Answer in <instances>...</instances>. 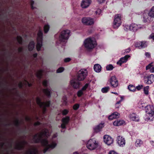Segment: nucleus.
<instances>
[{
	"instance_id": "42",
	"label": "nucleus",
	"mask_w": 154,
	"mask_h": 154,
	"mask_svg": "<svg viewBox=\"0 0 154 154\" xmlns=\"http://www.w3.org/2000/svg\"><path fill=\"white\" fill-rule=\"evenodd\" d=\"M102 11L100 9H98L94 12L95 14L97 15H100Z\"/></svg>"
},
{
	"instance_id": "40",
	"label": "nucleus",
	"mask_w": 154,
	"mask_h": 154,
	"mask_svg": "<svg viewBox=\"0 0 154 154\" xmlns=\"http://www.w3.org/2000/svg\"><path fill=\"white\" fill-rule=\"evenodd\" d=\"M109 87H105L102 88L101 89V91L103 93H106L109 89Z\"/></svg>"
},
{
	"instance_id": "2",
	"label": "nucleus",
	"mask_w": 154,
	"mask_h": 154,
	"mask_svg": "<svg viewBox=\"0 0 154 154\" xmlns=\"http://www.w3.org/2000/svg\"><path fill=\"white\" fill-rule=\"evenodd\" d=\"M41 143L44 146H46L43 150L44 153H45L48 149L50 148L52 149L55 148L57 146V141H52L49 144H48V141L46 139H44L41 140Z\"/></svg>"
},
{
	"instance_id": "12",
	"label": "nucleus",
	"mask_w": 154,
	"mask_h": 154,
	"mask_svg": "<svg viewBox=\"0 0 154 154\" xmlns=\"http://www.w3.org/2000/svg\"><path fill=\"white\" fill-rule=\"evenodd\" d=\"M103 138L104 142L108 145H111L113 143V139L109 135H105Z\"/></svg>"
},
{
	"instance_id": "16",
	"label": "nucleus",
	"mask_w": 154,
	"mask_h": 154,
	"mask_svg": "<svg viewBox=\"0 0 154 154\" xmlns=\"http://www.w3.org/2000/svg\"><path fill=\"white\" fill-rule=\"evenodd\" d=\"M110 82L113 87H116L118 85V81L115 76H113L111 78Z\"/></svg>"
},
{
	"instance_id": "64",
	"label": "nucleus",
	"mask_w": 154,
	"mask_h": 154,
	"mask_svg": "<svg viewBox=\"0 0 154 154\" xmlns=\"http://www.w3.org/2000/svg\"><path fill=\"white\" fill-rule=\"evenodd\" d=\"M15 124L16 125H17L19 123V121L17 119H16L14 122Z\"/></svg>"
},
{
	"instance_id": "18",
	"label": "nucleus",
	"mask_w": 154,
	"mask_h": 154,
	"mask_svg": "<svg viewBox=\"0 0 154 154\" xmlns=\"http://www.w3.org/2000/svg\"><path fill=\"white\" fill-rule=\"evenodd\" d=\"M153 19L152 17L149 16L148 14L144 13L143 14V22L144 23H149Z\"/></svg>"
},
{
	"instance_id": "6",
	"label": "nucleus",
	"mask_w": 154,
	"mask_h": 154,
	"mask_svg": "<svg viewBox=\"0 0 154 154\" xmlns=\"http://www.w3.org/2000/svg\"><path fill=\"white\" fill-rule=\"evenodd\" d=\"M98 143L94 139H91L88 142L87 147L89 149L92 150L96 149L98 146Z\"/></svg>"
},
{
	"instance_id": "10",
	"label": "nucleus",
	"mask_w": 154,
	"mask_h": 154,
	"mask_svg": "<svg viewBox=\"0 0 154 154\" xmlns=\"http://www.w3.org/2000/svg\"><path fill=\"white\" fill-rule=\"evenodd\" d=\"M36 101L37 104L43 109V112L44 113L46 111L45 107H48L49 106L50 102L49 101L46 102H41L40 99L38 98H37Z\"/></svg>"
},
{
	"instance_id": "44",
	"label": "nucleus",
	"mask_w": 154,
	"mask_h": 154,
	"mask_svg": "<svg viewBox=\"0 0 154 154\" xmlns=\"http://www.w3.org/2000/svg\"><path fill=\"white\" fill-rule=\"evenodd\" d=\"M149 88V87L148 86H147L146 87H144V93L146 94H148V89Z\"/></svg>"
},
{
	"instance_id": "8",
	"label": "nucleus",
	"mask_w": 154,
	"mask_h": 154,
	"mask_svg": "<svg viewBox=\"0 0 154 154\" xmlns=\"http://www.w3.org/2000/svg\"><path fill=\"white\" fill-rule=\"evenodd\" d=\"M121 18V14H117L115 15L113 25V26L114 28H118L121 25L122 23Z\"/></svg>"
},
{
	"instance_id": "5",
	"label": "nucleus",
	"mask_w": 154,
	"mask_h": 154,
	"mask_svg": "<svg viewBox=\"0 0 154 154\" xmlns=\"http://www.w3.org/2000/svg\"><path fill=\"white\" fill-rule=\"evenodd\" d=\"M88 75V71L86 69H82L79 70L77 74V79L79 81L84 80Z\"/></svg>"
},
{
	"instance_id": "11",
	"label": "nucleus",
	"mask_w": 154,
	"mask_h": 154,
	"mask_svg": "<svg viewBox=\"0 0 154 154\" xmlns=\"http://www.w3.org/2000/svg\"><path fill=\"white\" fill-rule=\"evenodd\" d=\"M143 26L141 24H137L135 23L131 24L129 26V29L130 31H136L138 29L143 28Z\"/></svg>"
},
{
	"instance_id": "62",
	"label": "nucleus",
	"mask_w": 154,
	"mask_h": 154,
	"mask_svg": "<svg viewBox=\"0 0 154 154\" xmlns=\"http://www.w3.org/2000/svg\"><path fill=\"white\" fill-rule=\"evenodd\" d=\"M109 154H118V153L114 151H111L109 153Z\"/></svg>"
},
{
	"instance_id": "13",
	"label": "nucleus",
	"mask_w": 154,
	"mask_h": 154,
	"mask_svg": "<svg viewBox=\"0 0 154 154\" xmlns=\"http://www.w3.org/2000/svg\"><path fill=\"white\" fill-rule=\"evenodd\" d=\"M70 120V118L68 116L63 118L62 119V124H61V127L62 128L64 129L66 128V125L69 123Z\"/></svg>"
},
{
	"instance_id": "20",
	"label": "nucleus",
	"mask_w": 154,
	"mask_h": 154,
	"mask_svg": "<svg viewBox=\"0 0 154 154\" xmlns=\"http://www.w3.org/2000/svg\"><path fill=\"white\" fill-rule=\"evenodd\" d=\"M27 142L24 140L18 142L16 143L15 148L19 149H20Z\"/></svg>"
},
{
	"instance_id": "37",
	"label": "nucleus",
	"mask_w": 154,
	"mask_h": 154,
	"mask_svg": "<svg viewBox=\"0 0 154 154\" xmlns=\"http://www.w3.org/2000/svg\"><path fill=\"white\" fill-rule=\"evenodd\" d=\"M128 89L131 91H134L135 90L136 88L133 85H130L128 86Z\"/></svg>"
},
{
	"instance_id": "48",
	"label": "nucleus",
	"mask_w": 154,
	"mask_h": 154,
	"mask_svg": "<svg viewBox=\"0 0 154 154\" xmlns=\"http://www.w3.org/2000/svg\"><path fill=\"white\" fill-rule=\"evenodd\" d=\"M88 87V84H86L84 86L83 88H82V89H81L83 91H85L86 89H87V88Z\"/></svg>"
},
{
	"instance_id": "34",
	"label": "nucleus",
	"mask_w": 154,
	"mask_h": 154,
	"mask_svg": "<svg viewBox=\"0 0 154 154\" xmlns=\"http://www.w3.org/2000/svg\"><path fill=\"white\" fill-rule=\"evenodd\" d=\"M42 72L43 71L42 70L38 71L36 74L37 77L39 79L41 78L42 75Z\"/></svg>"
},
{
	"instance_id": "59",
	"label": "nucleus",
	"mask_w": 154,
	"mask_h": 154,
	"mask_svg": "<svg viewBox=\"0 0 154 154\" xmlns=\"http://www.w3.org/2000/svg\"><path fill=\"white\" fill-rule=\"evenodd\" d=\"M129 26H128V25H126L124 27V29L126 31H128L129 30Z\"/></svg>"
},
{
	"instance_id": "14",
	"label": "nucleus",
	"mask_w": 154,
	"mask_h": 154,
	"mask_svg": "<svg viewBox=\"0 0 154 154\" xmlns=\"http://www.w3.org/2000/svg\"><path fill=\"white\" fill-rule=\"evenodd\" d=\"M70 85L74 88L77 89L79 87L80 82L75 79H73L70 81Z\"/></svg>"
},
{
	"instance_id": "33",
	"label": "nucleus",
	"mask_w": 154,
	"mask_h": 154,
	"mask_svg": "<svg viewBox=\"0 0 154 154\" xmlns=\"http://www.w3.org/2000/svg\"><path fill=\"white\" fill-rule=\"evenodd\" d=\"M148 116V118L146 119L147 120H150V121H152L154 119V112L149 114Z\"/></svg>"
},
{
	"instance_id": "22",
	"label": "nucleus",
	"mask_w": 154,
	"mask_h": 154,
	"mask_svg": "<svg viewBox=\"0 0 154 154\" xmlns=\"http://www.w3.org/2000/svg\"><path fill=\"white\" fill-rule=\"evenodd\" d=\"M147 81L146 82L147 84H150L154 82V75L151 74L147 77Z\"/></svg>"
},
{
	"instance_id": "46",
	"label": "nucleus",
	"mask_w": 154,
	"mask_h": 154,
	"mask_svg": "<svg viewBox=\"0 0 154 154\" xmlns=\"http://www.w3.org/2000/svg\"><path fill=\"white\" fill-rule=\"evenodd\" d=\"M112 114L113 115V116L115 118H118L119 117V114L117 112H115Z\"/></svg>"
},
{
	"instance_id": "26",
	"label": "nucleus",
	"mask_w": 154,
	"mask_h": 154,
	"mask_svg": "<svg viewBox=\"0 0 154 154\" xmlns=\"http://www.w3.org/2000/svg\"><path fill=\"white\" fill-rule=\"evenodd\" d=\"M152 63H151L146 66V69L148 70V69H150V72L153 73L154 72V67L151 68L153 66L152 65Z\"/></svg>"
},
{
	"instance_id": "35",
	"label": "nucleus",
	"mask_w": 154,
	"mask_h": 154,
	"mask_svg": "<svg viewBox=\"0 0 154 154\" xmlns=\"http://www.w3.org/2000/svg\"><path fill=\"white\" fill-rule=\"evenodd\" d=\"M142 143L143 142L141 140L137 139L136 141L135 144L137 146H140Z\"/></svg>"
},
{
	"instance_id": "47",
	"label": "nucleus",
	"mask_w": 154,
	"mask_h": 154,
	"mask_svg": "<svg viewBox=\"0 0 154 154\" xmlns=\"http://www.w3.org/2000/svg\"><path fill=\"white\" fill-rule=\"evenodd\" d=\"M83 93V91L82 90L79 91L77 92V95L79 97H81Z\"/></svg>"
},
{
	"instance_id": "19",
	"label": "nucleus",
	"mask_w": 154,
	"mask_h": 154,
	"mask_svg": "<svg viewBox=\"0 0 154 154\" xmlns=\"http://www.w3.org/2000/svg\"><path fill=\"white\" fill-rule=\"evenodd\" d=\"M117 142L120 146H123L125 143V141L124 138L121 136H119L117 138Z\"/></svg>"
},
{
	"instance_id": "32",
	"label": "nucleus",
	"mask_w": 154,
	"mask_h": 154,
	"mask_svg": "<svg viewBox=\"0 0 154 154\" xmlns=\"http://www.w3.org/2000/svg\"><path fill=\"white\" fill-rule=\"evenodd\" d=\"M140 43L141 44V49L146 48L148 45V42L145 41L140 42Z\"/></svg>"
},
{
	"instance_id": "50",
	"label": "nucleus",
	"mask_w": 154,
	"mask_h": 154,
	"mask_svg": "<svg viewBox=\"0 0 154 154\" xmlns=\"http://www.w3.org/2000/svg\"><path fill=\"white\" fill-rule=\"evenodd\" d=\"M79 107V105L78 104H76L73 106V109L75 110L77 109Z\"/></svg>"
},
{
	"instance_id": "25",
	"label": "nucleus",
	"mask_w": 154,
	"mask_h": 154,
	"mask_svg": "<svg viewBox=\"0 0 154 154\" xmlns=\"http://www.w3.org/2000/svg\"><path fill=\"white\" fill-rule=\"evenodd\" d=\"M130 118L131 120L134 121H138L139 120V118L137 116L136 114L134 113L131 114Z\"/></svg>"
},
{
	"instance_id": "31",
	"label": "nucleus",
	"mask_w": 154,
	"mask_h": 154,
	"mask_svg": "<svg viewBox=\"0 0 154 154\" xmlns=\"http://www.w3.org/2000/svg\"><path fill=\"white\" fill-rule=\"evenodd\" d=\"M128 60V58H120V60L117 62V64L121 66L122 64L126 62Z\"/></svg>"
},
{
	"instance_id": "60",
	"label": "nucleus",
	"mask_w": 154,
	"mask_h": 154,
	"mask_svg": "<svg viewBox=\"0 0 154 154\" xmlns=\"http://www.w3.org/2000/svg\"><path fill=\"white\" fill-rule=\"evenodd\" d=\"M131 51V50L130 48H128L127 49H126V50H124V53H129Z\"/></svg>"
},
{
	"instance_id": "3",
	"label": "nucleus",
	"mask_w": 154,
	"mask_h": 154,
	"mask_svg": "<svg viewBox=\"0 0 154 154\" xmlns=\"http://www.w3.org/2000/svg\"><path fill=\"white\" fill-rule=\"evenodd\" d=\"M50 135L48 130L46 129L42 132L35 134L33 137L32 140L35 143L39 142L42 138L46 137H48Z\"/></svg>"
},
{
	"instance_id": "55",
	"label": "nucleus",
	"mask_w": 154,
	"mask_h": 154,
	"mask_svg": "<svg viewBox=\"0 0 154 154\" xmlns=\"http://www.w3.org/2000/svg\"><path fill=\"white\" fill-rule=\"evenodd\" d=\"M145 55L146 57H151V54L149 52H146L145 53Z\"/></svg>"
},
{
	"instance_id": "38",
	"label": "nucleus",
	"mask_w": 154,
	"mask_h": 154,
	"mask_svg": "<svg viewBox=\"0 0 154 154\" xmlns=\"http://www.w3.org/2000/svg\"><path fill=\"white\" fill-rule=\"evenodd\" d=\"M49 26L48 24H45L44 26V31L45 33H47L49 29Z\"/></svg>"
},
{
	"instance_id": "51",
	"label": "nucleus",
	"mask_w": 154,
	"mask_h": 154,
	"mask_svg": "<svg viewBox=\"0 0 154 154\" xmlns=\"http://www.w3.org/2000/svg\"><path fill=\"white\" fill-rule=\"evenodd\" d=\"M143 87L142 85H139L136 87V88L138 90L141 89Z\"/></svg>"
},
{
	"instance_id": "1",
	"label": "nucleus",
	"mask_w": 154,
	"mask_h": 154,
	"mask_svg": "<svg viewBox=\"0 0 154 154\" xmlns=\"http://www.w3.org/2000/svg\"><path fill=\"white\" fill-rule=\"evenodd\" d=\"M85 47L88 50H91L95 48L97 45L95 39L94 37H89L84 41Z\"/></svg>"
},
{
	"instance_id": "15",
	"label": "nucleus",
	"mask_w": 154,
	"mask_h": 154,
	"mask_svg": "<svg viewBox=\"0 0 154 154\" xmlns=\"http://www.w3.org/2000/svg\"><path fill=\"white\" fill-rule=\"evenodd\" d=\"M91 2V0H82L81 3V7L83 8H87L89 6Z\"/></svg>"
},
{
	"instance_id": "49",
	"label": "nucleus",
	"mask_w": 154,
	"mask_h": 154,
	"mask_svg": "<svg viewBox=\"0 0 154 154\" xmlns=\"http://www.w3.org/2000/svg\"><path fill=\"white\" fill-rule=\"evenodd\" d=\"M57 136V133H55L53 134L52 136V139L53 140L54 138H55Z\"/></svg>"
},
{
	"instance_id": "45",
	"label": "nucleus",
	"mask_w": 154,
	"mask_h": 154,
	"mask_svg": "<svg viewBox=\"0 0 154 154\" xmlns=\"http://www.w3.org/2000/svg\"><path fill=\"white\" fill-rule=\"evenodd\" d=\"M17 39L18 42L20 44H21L22 43V38L20 36H17Z\"/></svg>"
},
{
	"instance_id": "4",
	"label": "nucleus",
	"mask_w": 154,
	"mask_h": 154,
	"mask_svg": "<svg viewBox=\"0 0 154 154\" xmlns=\"http://www.w3.org/2000/svg\"><path fill=\"white\" fill-rule=\"evenodd\" d=\"M70 31L69 29H64L62 31L59 36V41L60 42H66L70 36Z\"/></svg>"
},
{
	"instance_id": "23",
	"label": "nucleus",
	"mask_w": 154,
	"mask_h": 154,
	"mask_svg": "<svg viewBox=\"0 0 154 154\" xmlns=\"http://www.w3.org/2000/svg\"><path fill=\"white\" fill-rule=\"evenodd\" d=\"M124 123L125 122L122 120H117L113 122V124L115 126H119L123 125Z\"/></svg>"
},
{
	"instance_id": "53",
	"label": "nucleus",
	"mask_w": 154,
	"mask_h": 154,
	"mask_svg": "<svg viewBox=\"0 0 154 154\" xmlns=\"http://www.w3.org/2000/svg\"><path fill=\"white\" fill-rule=\"evenodd\" d=\"M43 85L45 87L47 86L48 82L46 80H44L42 82Z\"/></svg>"
},
{
	"instance_id": "28",
	"label": "nucleus",
	"mask_w": 154,
	"mask_h": 154,
	"mask_svg": "<svg viewBox=\"0 0 154 154\" xmlns=\"http://www.w3.org/2000/svg\"><path fill=\"white\" fill-rule=\"evenodd\" d=\"M148 15L152 18H154V6L152 7L148 13Z\"/></svg>"
},
{
	"instance_id": "39",
	"label": "nucleus",
	"mask_w": 154,
	"mask_h": 154,
	"mask_svg": "<svg viewBox=\"0 0 154 154\" xmlns=\"http://www.w3.org/2000/svg\"><path fill=\"white\" fill-rule=\"evenodd\" d=\"M114 67L112 64H109L106 66V70L108 71L111 70L114 68Z\"/></svg>"
},
{
	"instance_id": "30",
	"label": "nucleus",
	"mask_w": 154,
	"mask_h": 154,
	"mask_svg": "<svg viewBox=\"0 0 154 154\" xmlns=\"http://www.w3.org/2000/svg\"><path fill=\"white\" fill-rule=\"evenodd\" d=\"M35 47V43L33 41L31 42L28 45V49L29 51H31L33 50Z\"/></svg>"
},
{
	"instance_id": "17",
	"label": "nucleus",
	"mask_w": 154,
	"mask_h": 154,
	"mask_svg": "<svg viewBox=\"0 0 154 154\" xmlns=\"http://www.w3.org/2000/svg\"><path fill=\"white\" fill-rule=\"evenodd\" d=\"M26 154H38V151L34 146L29 149L26 152Z\"/></svg>"
},
{
	"instance_id": "7",
	"label": "nucleus",
	"mask_w": 154,
	"mask_h": 154,
	"mask_svg": "<svg viewBox=\"0 0 154 154\" xmlns=\"http://www.w3.org/2000/svg\"><path fill=\"white\" fill-rule=\"evenodd\" d=\"M43 33L42 31L39 30L37 34V43L36 45V48L37 50L39 51L40 50L42 45Z\"/></svg>"
},
{
	"instance_id": "41",
	"label": "nucleus",
	"mask_w": 154,
	"mask_h": 154,
	"mask_svg": "<svg viewBox=\"0 0 154 154\" xmlns=\"http://www.w3.org/2000/svg\"><path fill=\"white\" fill-rule=\"evenodd\" d=\"M135 46L136 48H137L139 49H141V46L140 42H136L135 45Z\"/></svg>"
},
{
	"instance_id": "9",
	"label": "nucleus",
	"mask_w": 154,
	"mask_h": 154,
	"mask_svg": "<svg viewBox=\"0 0 154 154\" xmlns=\"http://www.w3.org/2000/svg\"><path fill=\"white\" fill-rule=\"evenodd\" d=\"M82 23L85 25L91 26L93 25L94 23V19L91 17H84L82 19Z\"/></svg>"
},
{
	"instance_id": "58",
	"label": "nucleus",
	"mask_w": 154,
	"mask_h": 154,
	"mask_svg": "<svg viewBox=\"0 0 154 154\" xmlns=\"http://www.w3.org/2000/svg\"><path fill=\"white\" fill-rule=\"evenodd\" d=\"M34 4V2L33 1H32L30 2V5L31 8L32 9H34V8L33 6V5Z\"/></svg>"
},
{
	"instance_id": "54",
	"label": "nucleus",
	"mask_w": 154,
	"mask_h": 154,
	"mask_svg": "<svg viewBox=\"0 0 154 154\" xmlns=\"http://www.w3.org/2000/svg\"><path fill=\"white\" fill-rule=\"evenodd\" d=\"M149 39H152L154 41V33H152L151 34L149 37Z\"/></svg>"
},
{
	"instance_id": "57",
	"label": "nucleus",
	"mask_w": 154,
	"mask_h": 154,
	"mask_svg": "<svg viewBox=\"0 0 154 154\" xmlns=\"http://www.w3.org/2000/svg\"><path fill=\"white\" fill-rule=\"evenodd\" d=\"M109 120H112L114 119H116L114 118V117L113 116V115L111 114V115L109 116Z\"/></svg>"
},
{
	"instance_id": "21",
	"label": "nucleus",
	"mask_w": 154,
	"mask_h": 154,
	"mask_svg": "<svg viewBox=\"0 0 154 154\" xmlns=\"http://www.w3.org/2000/svg\"><path fill=\"white\" fill-rule=\"evenodd\" d=\"M145 110L149 115L154 112V108L153 106H147L145 107Z\"/></svg>"
},
{
	"instance_id": "43",
	"label": "nucleus",
	"mask_w": 154,
	"mask_h": 154,
	"mask_svg": "<svg viewBox=\"0 0 154 154\" xmlns=\"http://www.w3.org/2000/svg\"><path fill=\"white\" fill-rule=\"evenodd\" d=\"M64 70V69L63 67H60L56 71V72L57 73H60L62 72Z\"/></svg>"
},
{
	"instance_id": "36",
	"label": "nucleus",
	"mask_w": 154,
	"mask_h": 154,
	"mask_svg": "<svg viewBox=\"0 0 154 154\" xmlns=\"http://www.w3.org/2000/svg\"><path fill=\"white\" fill-rule=\"evenodd\" d=\"M23 84L26 85H28V86L29 87L31 86V85L28 82L25 81L23 83L21 82H20L19 84V87L21 88L22 87Z\"/></svg>"
},
{
	"instance_id": "29",
	"label": "nucleus",
	"mask_w": 154,
	"mask_h": 154,
	"mask_svg": "<svg viewBox=\"0 0 154 154\" xmlns=\"http://www.w3.org/2000/svg\"><path fill=\"white\" fill-rule=\"evenodd\" d=\"M43 92L48 97L51 96V91L47 88L43 89L42 90Z\"/></svg>"
},
{
	"instance_id": "56",
	"label": "nucleus",
	"mask_w": 154,
	"mask_h": 154,
	"mask_svg": "<svg viewBox=\"0 0 154 154\" xmlns=\"http://www.w3.org/2000/svg\"><path fill=\"white\" fill-rule=\"evenodd\" d=\"M71 60V58H65L64 60V61L65 63H67L70 61Z\"/></svg>"
},
{
	"instance_id": "52",
	"label": "nucleus",
	"mask_w": 154,
	"mask_h": 154,
	"mask_svg": "<svg viewBox=\"0 0 154 154\" xmlns=\"http://www.w3.org/2000/svg\"><path fill=\"white\" fill-rule=\"evenodd\" d=\"M68 113V111L66 109L64 110L62 112V114L63 115H66Z\"/></svg>"
},
{
	"instance_id": "27",
	"label": "nucleus",
	"mask_w": 154,
	"mask_h": 154,
	"mask_svg": "<svg viewBox=\"0 0 154 154\" xmlns=\"http://www.w3.org/2000/svg\"><path fill=\"white\" fill-rule=\"evenodd\" d=\"M103 127V125L102 124H100L97 126H96L94 129V131L96 132H98L100 131L101 128Z\"/></svg>"
},
{
	"instance_id": "61",
	"label": "nucleus",
	"mask_w": 154,
	"mask_h": 154,
	"mask_svg": "<svg viewBox=\"0 0 154 154\" xmlns=\"http://www.w3.org/2000/svg\"><path fill=\"white\" fill-rule=\"evenodd\" d=\"M23 49L22 47H20L18 48V51L19 53H20L23 51Z\"/></svg>"
},
{
	"instance_id": "63",
	"label": "nucleus",
	"mask_w": 154,
	"mask_h": 154,
	"mask_svg": "<svg viewBox=\"0 0 154 154\" xmlns=\"http://www.w3.org/2000/svg\"><path fill=\"white\" fill-rule=\"evenodd\" d=\"M98 2L100 4L103 3L106 0H97Z\"/></svg>"
},
{
	"instance_id": "24",
	"label": "nucleus",
	"mask_w": 154,
	"mask_h": 154,
	"mask_svg": "<svg viewBox=\"0 0 154 154\" xmlns=\"http://www.w3.org/2000/svg\"><path fill=\"white\" fill-rule=\"evenodd\" d=\"M94 69L95 72H99L101 70V67L99 64H96L94 66Z\"/></svg>"
}]
</instances>
